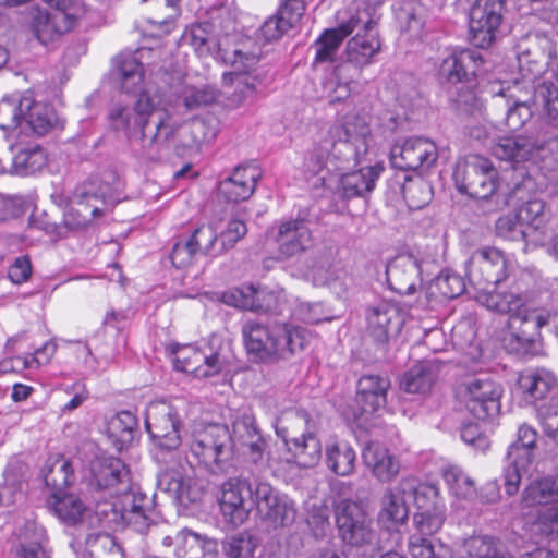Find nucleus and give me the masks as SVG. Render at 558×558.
Wrapping results in <instances>:
<instances>
[{"label": "nucleus", "instance_id": "obj_61", "mask_svg": "<svg viewBox=\"0 0 558 558\" xmlns=\"http://www.w3.org/2000/svg\"><path fill=\"white\" fill-rule=\"evenodd\" d=\"M439 293L448 299H454L461 295L465 290L464 279L457 272L442 271L435 281Z\"/></svg>", "mask_w": 558, "mask_h": 558}, {"label": "nucleus", "instance_id": "obj_6", "mask_svg": "<svg viewBox=\"0 0 558 558\" xmlns=\"http://www.w3.org/2000/svg\"><path fill=\"white\" fill-rule=\"evenodd\" d=\"M247 354L256 362L271 363L288 360L307 345V329L289 323L262 324L247 320L242 326Z\"/></svg>", "mask_w": 558, "mask_h": 558}, {"label": "nucleus", "instance_id": "obj_34", "mask_svg": "<svg viewBox=\"0 0 558 558\" xmlns=\"http://www.w3.org/2000/svg\"><path fill=\"white\" fill-rule=\"evenodd\" d=\"M213 233L208 228H196L185 239H180L172 247L170 259L174 267L185 268L194 264L199 255L211 256Z\"/></svg>", "mask_w": 558, "mask_h": 558}, {"label": "nucleus", "instance_id": "obj_39", "mask_svg": "<svg viewBox=\"0 0 558 558\" xmlns=\"http://www.w3.org/2000/svg\"><path fill=\"white\" fill-rule=\"evenodd\" d=\"M441 365L436 361H425L410 368L401 380V386L409 393H428L436 384Z\"/></svg>", "mask_w": 558, "mask_h": 558}, {"label": "nucleus", "instance_id": "obj_18", "mask_svg": "<svg viewBox=\"0 0 558 558\" xmlns=\"http://www.w3.org/2000/svg\"><path fill=\"white\" fill-rule=\"evenodd\" d=\"M438 158L437 146L428 138L414 136L397 142L390 149L392 167L404 171L427 170Z\"/></svg>", "mask_w": 558, "mask_h": 558}, {"label": "nucleus", "instance_id": "obj_14", "mask_svg": "<svg viewBox=\"0 0 558 558\" xmlns=\"http://www.w3.org/2000/svg\"><path fill=\"white\" fill-rule=\"evenodd\" d=\"M492 153L500 160L513 163L533 161L541 169L553 171L558 168V136L541 145L524 136H501L492 146Z\"/></svg>", "mask_w": 558, "mask_h": 558}, {"label": "nucleus", "instance_id": "obj_23", "mask_svg": "<svg viewBox=\"0 0 558 558\" xmlns=\"http://www.w3.org/2000/svg\"><path fill=\"white\" fill-rule=\"evenodd\" d=\"M232 451H242L255 464L264 460L266 440L255 425L251 410H239L232 422Z\"/></svg>", "mask_w": 558, "mask_h": 558}, {"label": "nucleus", "instance_id": "obj_46", "mask_svg": "<svg viewBox=\"0 0 558 558\" xmlns=\"http://www.w3.org/2000/svg\"><path fill=\"white\" fill-rule=\"evenodd\" d=\"M521 223L525 226L531 234L539 232L544 233L546 223L548 222V214L546 204L541 198H530L523 202L515 210Z\"/></svg>", "mask_w": 558, "mask_h": 558}, {"label": "nucleus", "instance_id": "obj_12", "mask_svg": "<svg viewBox=\"0 0 558 558\" xmlns=\"http://www.w3.org/2000/svg\"><path fill=\"white\" fill-rule=\"evenodd\" d=\"M95 513L107 524L121 522L140 533H146L153 525V498L140 487H132L123 494L110 493V500L97 499Z\"/></svg>", "mask_w": 558, "mask_h": 558}, {"label": "nucleus", "instance_id": "obj_64", "mask_svg": "<svg viewBox=\"0 0 558 558\" xmlns=\"http://www.w3.org/2000/svg\"><path fill=\"white\" fill-rule=\"evenodd\" d=\"M408 549L412 558H437L432 539L422 535L412 534Z\"/></svg>", "mask_w": 558, "mask_h": 558}, {"label": "nucleus", "instance_id": "obj_43", "mask_svg": "<svg viewBox=\"0 0 558 558\" xmlns=\"http://www.w3.org/2000/svg\"><path fill=\"white\" fill-rule=\"evenodd\" d=\"M15 558H48L44 548L45 529L35 522H27L17 535Z\"/></svg>", "mask_w": 558, "mask_h": 558}, {"label": "nucleus", "instance_id": "obj_44", "mask_svg": "<svg viewBox=\"0 0 558 558\" xmlns=\"http://www.w3.org/2000/svg\"><path fill=\"white\" fill-rule=\"evenodd\" d=\"M32 105V96L14 93L0 101V129L15 130L24 120L25 108Z\"/></svg>", "mask_w": 558, "mask_h": 558}, {"label": "nucleus", "instance_id": "obj_22", "mask_svg": "<svg viewBox=\"0 0 558 558\" xmlns=\"http://www.w3.org/2000/svg\"><path fill=\"white\" fill-rule=\"evenodd\" d=\"M336 519L339 533L345 543L361 546L372 542L374 536L372 521L359 504L342 500L337 506Z\"/></svg>", "mask_w": 558, "mask_h": 558}, {"label": "nucleus", "instance_id": "obj_60", "mask_svg": "<svg viewBox=\"0 0 558 558\" xmlns=\"http://www.w3.org/2000/svg\"><path fill=\"white\" fill-rule=\"evenodd\" d=\"M553 400L537 409V417L545 436L558 445V403Z\"/></svg>", "mask_w": 558, "mask_h": 558}, {"label": "nucleus", "instance_id": "obj_36", "mask_svg": "<svg viewBox=\"0 0 558 558\" xmlns=\"http://www.w3.org/2000/svg\"><path fill=\"white\" fill-rule=\"evenodd\" d=\"M362 458L372 474L381 483H389L399 474V459L379 442H368L363 449Z\"/></svg>", "mask_w": 558, "mask_h": 558}, {"label": "nucleus", "instance_id": "obj_37", "mask_svg": "<svg viewBox=\"0 0 558 558\" xmlns=\"http://www.w3.org/2000/svg\"><path fill=\"white\" fill-rule=\"evenodd\" d=\"M282 438L299 466L312 468L320 461L322 442L313 432L306 430L300 436L283 435Z\"/></svg>", "mask_w": 558, "mask_h": 558}, {"label": "nucleus", "instance_id": "obj_28", "mask_svg": "<svg viewBox=\"0 0 558 558\" xmlns=\"http://www.w3.org/2000/svg\"><path fill=\"white\" fill-rule=\"evenodd\" d=\"M275 241L279 255L290 258L308 250L313 236L304 218H289L279 222Z\"/></svg>", "mask_w": 558, "mask_h": 558}, {"label": "nucleus", "instance_id": "obj_47", "mask_svg": "<svg viewBox=\"0 0 558 558\" xmlns=\"http://www.w3.org/2000/svg\"><path fill=\"white\" fill-rule=\"evenodd\" d=\"M47 162L45 150L34 145L20 150L12 160L11 172L17 175H31L40 171Z\"/></svg>", "mask_w": 558, "mask_h": 558}, {"label": "nucleus", "instance_id": "obj_19", "mask_svg": "<svg viewBox=\"0 0 558 558\" xmlns=\"http://www.w3.org/2000/svg\"><path fill=\"white\" fill-rule=\"evenodd\" d=\"M505 0H476L470 11V36L474 46L486 48L504 20Z\"/></svg>", "mask_w": 558, "mask_h": 558}, {"label": "nucleus", "instance_id": "obj_20", "mask_svg": "<svg viewBox=\"0 0 558 558\" xmlns=\"http://www.w3.org/2000/svg\"><path fill=\"white\" fill-rule=\"evenodd\" d=\"M174 366L178 371L206 378L222 372L227 366V359L220 349L183 345L174 351Z\"/></svg>", "mask_w": 558, "mask_h": 558}, {"label": "nucleus", "instance_id": "obj_26", "mask_svg": "<svg viewBox=\"0 0 558 558\" xmlns=\"http://www.w3.org/2000/svg\"><path fill=\"white\" fill-rule=\"evenodd\" d=\"M258 54L253 52H244L242 50L234 51L232 65L234 71L225 73L223 84L234 87L232 94L234 102H242L246 97L253 95L260 81L256 75L250 73V70L258 62Z\"/></svg>", "mask_w": 558, "mask_h": 558}, {"label": "nucleus", "instance_id": "obj_5", "mask_svg": "<svg viewBox=\"0 0 558 558\" xmlns=\"http://www.w3.org/2000/svg\"><path fill=\"white\" fill-rule=\"evenodd\" d=\"M376 22L369 14V23L352 25L355 35L348 41L345 60L335 65L323 80V89L330 102H339L350 97L356 80L364 66L373 62L380 50Z\"/></svg>", "mask_w": 558, "mask_h": 558}, {"label": "nucleus", "instance_id": "obj_4", "mask_svg": "<svg viewBox=\"0 0 558 558\" xmlns=\"http://www.w3.org/2000/svg\"><path fill=\"white\" fill-rule=\"evenodd\" d=\"M478 293L477 301L489 311L509 314V351L520 356L543 354L541 328L550 324L551 313L525 307L527 295L524 289L493 287Z\"/></svg>", "mask_w": 558, "mask_h": 558}, {"label": "nucleus", "instance_id": "obj_10", "mask_svg": "<svg viewBox=\"0 0 558 558\" xmlns=\"http://www.w3.org/2000/svg\"><path fill=\"white\" fill-rule=\"evenodd\" d=\"M182 399L173 401H153L146 409L145 427L154 441V459L158 463H166L167 456H177L182 439V413L185 411Z\"/></svg>", "mask_w": 558, "mask_h": 558}, {"label": "nucleus", "instance_id": "obj_3", "mask_svg": "<svg viewBox=\"0 0 558 558\" xmlns=\"http://www.w3.org/2000/svg\"><path fill=\"white\" fill-rule=\"evenodd\" d=\"M219 507L223 520L233 526L245 523L254 509L274 526H290L296 518L295 505L288 496L266 482L242 475L222 483Z\"/></svg>", "mask_w": 558, "mask_h": 558}, {"label": "nucleus", "instance_id": "obj_40", "mask_svg": "<svg viewBox=\"0 0 558 558\" xmlns=\"http://www.w3.org/2000/svg\"><path fill=\"white\" fill-rule=\"evenodd\" d=\"M177 558H217L218 543L190 530L177 532Z\"/></svg>", "mask_w": 558, "mask_h": 558}, {"label": "nucleus", "instance_id": "obj_53", "mask_svg": "<svg viewBox=\"0 0 558 558\" xmlns=\"http://www.w3.org/2000/svg\"><path fill=\"white\" fill-rule=\"evenodd\" d=\"M256 547V538L246 531L227 536L222 542V550L229 558H252Z\"/></svg>", "mask_w": 558, "mask_h": 558}, {"label": "nucleus", "instance_id": "obj_42", "mask_svg": "<svg viewBox=\"0 0 558 558\" xmlns=\"http://www.w3.org/2000/svg\"><path fill=\"white\" fill-rule=\"evenodd\" d=\"M202 228H208L213 233L210 243L211 257L219 256L232 248L246 233L247 228L243 220L231 219L226 226L203 225Z\"/></svg>", "mask_w": 558, "mask_h": 558}, {"label": "nucleus", "instance_id": "obj_27", "mask_svg": "<svg viewBox=\"0 0 558 558\" xmlns=\"http://www.w3.org/2000/svg\"><path fill=\"white\" fill-rule=\"evenodd\" d=\"M403 323L400 307L389 302H381L367 314L369 335L380 345H386L391 338L397 337Z\"/></svg>", "mask_w": 558, "mask_h": 558}, {"label": "nucleus", "instance_id": "obj_49", "mask_svg": "<svg viewBox=\"0 0 558 558\" xmlns=\"http://www.w3.org/2000/svg\"><path fill=\"white\" fill-rule=\"evenodd\" d=\"M558 501V475L547 476L531 483L523 492L526 506Z\"/></svg>", "mask_w": 558, "mask_h": 558}, {"label": "nucleus", "instance_id": "obj_29", "mask_svg": "<svg viewBox=\"0 0 558 558\" xmlns=\"http://www.w3.org/2000/svg\"><path fill=\"white\" fill-rule=\"evenodd\" d=\"M362 23L367 25L369 23L368 9H357L356 13L345 22H342L338 27L325 29L324 33L315 40V59L314 64L333 61L343 39L352 34V25L354 23Z\"/></svg>", "mask_w": 558, "mask_h": 558}, {"label": "nucleus", "instance_id": "obj_7", "mask_svg": "<svg viewBox=\"0 0 558 558\" xmlns=\"http://www.w3.org/2000/svg\"><path fill=\"white\" fill-rule=\"evenodd\" d=\"M518 63L521 71V81L514 80L513 86L508 81L493 83L489 86V93L493 96H500L505 99L507 111L505 123L509 130L518 131L531 120L535 113L532 106L539 111L543 118L542 106H536L535 100V81L542 74L543 66L537 62H531L527 54L520 52L518 54Z\"/></svg>", "mask_w": 558, "mask_h": 558}, {"label": "nucleus", "instance_id": "obj_54", "mask_svg": "<svg viewBox=\"0 0 558 558\" xmlns=\"http://www.w3.org/2000/svg\"><path fill=\"white\" fill-rule=\"evenodd\" d=\"M53 511L60 520L75 524L87 512V507L75 495L68 494L64 496H54Z\"/></svg>", "mask_w": 558, "mask_h": 558}, {"label": "nucleus", "instance_id": "obj_2", "mask_svg": "<svg viewBox=\"0 0 558 558\" xmlns=\"http://www.w3.org/2000/svg\"><path fill=\"white\" fill-rule=\"evenodd\" d=\"M159 102L147 90L135 98L117 100L108 110L110 126L122 132L131 154L140 159L157 161L177 149L179 122L168 109H158Z\"/></svg>", "mask_w": 558, "mask_h": 558}, {"label": "nucleus", "instance_id": "obj_52", "mask_svg": "<svg viewBox=\"0 0 558 558\" xmlns=\"http://www.w3.org/2000/svg\"><path fill=\"white\" fill-rule=\"evenodd\" d=\"M216 99V93L210 88H196L191 86L182 87L178 95L173 110L181 113L197 107L211 104Z\"/></svg>", "mask_w": 558, "mask_h": 558}, {"label": "nucleus", "instance_id": "obj_38", "mask_svg": "<svg viewBox=\"0 0 558 558\" xmlns=\"http://www.w3.org/2000/svg\"><path fill=\"white\" fill-rule=\"evenodd\" d=\"M390 381L379 375H364L357 383V400L364 412H375L385 407Z\"/></svg>", "mask_w": 558, "mask_h": 558}, {"label": "nucleus", "instance_id": "obj_48", "mask_svg": "<svg viewBox=\"0 0 558 558\" xmlns=\"http://www.w3.org/2000/svg\"><path fill=\"white\" fill-rule=\"evenodd\" d=\"M442 477L449 490L458 498L472 500L477 492L473 480L458 465H447L442 469Z\"/></svg>", "mask_w": 558, "mask_h": 558}, {"label": "nucleus", "instance_id": "obj_17", "mask_svg": "<svg viewBox=\"0 0 558 558\" xmlns=\"http://www.w3.org/2000/svg\"><path fill=\"white\" fill-rule=\"evenodd\" d=\"M536 439L537 432L533 427L522 424L518 430L517 441L511 444L508 449L504 469V485L509 496L518 493L522 473L533 461Z\"/></svg>", "mask_w": 558, "mask_h": 558}, {"label": "nucleus", "instance_id": "obj_33", "mask_svg": "<svg viewBox=\"0 0 558 558\" xmlns=\"http://www.w3.org/2000/svg\"><path fill=\"white\" fill-rule=\"evenodd\" d=\"M420 275V262L410 254L395 257L386 268L387 283L390 290L401 295H409L415 291Z\"/></svg>", "mask_w": 558, "mask_h": 558}, {"label": "nucleus", "instance_id": "obj_13", "mask_svg": "<svg viewBox=\"0 0 558 558\" xmlns=\"http://www.w3.org/2000/svg\"><path fill=\"white\" fill-rule=\"evenodd\" d=\"M453 181L460 193L477 199H489L500 190L499 171L490 159L480 155L459 159Z\"/></svg>", "mask_w": 558, "mask_h": 558}, {"label": "nucleus", "instance_id": "obj_11", "mask_svg": "<svg viewBox=\"0 0 558 558\" xmlns=\"http://www.w3.org/2000/svg\"><path fill=\"white\" fill-rule=\"evenodd\" d=\"M190 457L213 474H227L233 466L232 438L223 424H197L192 430Z\"/></svg>", "mask_w": 558, "mask_h": 558}, {"label": "nucleus", "instance_id": "obj_8", "mask_svg": "<svg viewBox=\"0 0 558 558\" xmlns=\"http://www.w3.org/2000/svg\"><path fill=\"white\" fill-rule=\"evenodd\" d=\"M483 63L481 53L473 49L452 51L439 65L438 75L457 109L471 113L480 106L474 77Z\"/></svg>", "mask_w": 558, "mask_h": 558}, {"label": "nucleus", "instance_id": "obj_57", "mask_svg": "<svg viewBox=\"0 0 558 558\" xmlns=\"http://www.w3.org/2000/svg\"><path fill=\"white\" fill-rule=\"evenodd\" d=\"M495 228L498 236L509 241H526L532 235L517 213L498 218Z\"/></svg>", "mask_w": 558, "mask_h": 558}, {"label": "nucleus", "instance_id": "obj_32", "mask_svg": "<svg viewBox=\"0 0 558 558\" xmlns=\"http://www.w3.org/2000/svg\"><path fill=\"white\" fill-rule=\"evenodd\" d=\"M260 171L253 166H238L218 184V196L229 203L248 199L255 191Z\"/></svg>", "mask_w": 558, "mask_h": 558}, {"label": "nucleus", "instance_id": "obj_24", "mask_svg": "<svg viewBox=\"0 0 558 558\" xmlns=\"http://www.w3.org/2000/svg\"><path fill=\"white\" fill-rule=\"evenodd\" d=\"M413 489V477L402 478L395 487L387 488L380 498L378 523L388 531L398 529L409 517L408 494Z\"/></svg>", "mask_w": 558, "mask_h": 558}, {"label": "nucleus", "instance_id": "obj_50", "mask_svg": "<svg viewBox=\"0 0 558 558\" xmlns=\"http://www.w3.org/2000/svg\"><path fill=\"white\" fill-rule=\"evenodd\" d=\"M117 77L126 94L137 93L143 83V64L134 57L126 56L117 59Z\"/></svg>", "mask_w": 558, "mask_h": 558}, {"label": "nucleus", "instance_id": "obj_16", "mask_svg": "<svg viewBox=\"0 0 558 558\" xmlns=\"http://www.w3.org/2000/svg\"><path fill=\"white\" fill-rule=\"evenodd\" d=\"M502 388L488 376H470L459 384L457 397L476 420L485 421L500 410Z\"/></svg>", "mask_w": 558, "mask_h": 558}, {"label": "nucleus", "instance_id": "obj_58", "mask_svg": "<svg viewBox=\"0 0 558 558\" xmlns=\"http://www.w3.org/2000/svg\"><path fill=\"white\" fill-rule=\"evenodd\" d=\"M417 535L429 536L437 533L445 521V506H438L433 510H422L413 518Z\"/></svg>", "mask_w": 558, "mask_h": 558}, {"label": "nucleus", "instance_id": "obj_15", "mask_svg": "<svg viewBox=\"0 0 558 558\" xmlns=\"http://www.w3.org/2000/svg\"><path fill=\"white\" fill-rule=\"evenodd\" d=\"M465 270L470 283L482 292L509 279L512 263L501 250L483 246L472 253Z\"/></svg>", "mask_w": 558, "mask_h": 558}, {"label": "nucleus", "instance_id": "obj_1", "mask_svg": "<svg viewBox=\"0 0 558 558\" xmlns=\"http://www.w3.org/2000/svg\"><path fill=\"white\" fill-rule=\"evenodd\" d=\"M371 128L363 117L348 116L337 121L304 160V170L319 175L324 184L338 177L343 198L363 197L375 187L383 167H365L352 171L368 150Z\"/></svg>", "mask_w": 558, "mask_h": 558}, {"label": "nucleus", "instance_id": "obj_59", "mask_svg": "<svg viewBox=\"0 0 558 558\" xmlns=\"http://www.w3.org/2000/svg\"><path fill=\"white\" fill-rule=\"evenodd\" d=\"M402 194L412 209H420L430 201V187L422 179L412 180L407 177L402 186Z\"/></svg>", "mask_w": 558, "mask_h": 558}, {"label": "nucleus", "instance_id": "obj_9", "mask_svg": "<svg viewBox=\"0 0 558 558\" xmlns=\"http://www.w3.org/2000/svg\"><path fill=\"white\" fill-rule=\"evenodd\" d=\"M120 182L116 173L108 172L101 179L94 178L77 185L70 197L71 208L64 215L70 229H83L94 219L102 216L105 207L120 202Z\"/></svg>", "mask_w": 558, "mask_h": 558}, {"label": "nucleus", "instance_id": "obj_45", "mask_svg": "<svg viewBox=\"0 0 558 558\" xmlns=\"http://www.w3.org/2000/svg\"><path fill=\"white\" fill-rule=\"evenodd\" d=\"M137 424V417L131 411H120L107 422V434L116 447L121 450L133 440Z\"/></svg>", "mask_w": 558, "mask_h": 558}, {"label": "nucleus", "instance_id": "obj_31", "mask_svg": "<svg viewBox=\"0 0 558 558\" xmlns=\"http://www.w3.org/2000/svg\"><path fill=\"white\" fill-rule=\"evenodd\" d=\"M93 478L99 489H112V494H123L132 487L130 472L125 464L114 457L99 458L93 462Z\"/></svg>", "mask_w": 558, "mask_h": 558}, {"label": "nucleus", "instance_id": "obj_25", "mask_svg": "<svg viewBox=\"0 0 558 558\" xmlns=\"http://www.w3.org/2000/svg\"><path fill=\"white\" fill-rule=\"evenodd\" d=\"M558 389L555 374L547 368H526L520 373L515 393L520 402L529 405L543 401Z\"/></svg>", "mask_w": 558, "mask_h": 558}, {"label": "nucleus", "instance_id": "obj_30", "mask_svg": "<svg viewBox=\"0 0 558 558\" xmlns=\"http://www.w3.org/2000/svg\"><path fill=\"white\" fill-rule=\"evenodd\" d=\"M158 485L183 506L201 501L204 495V485L198 480L174 468L165 469L159 474Z\"/></svg>", "mask_w": 558, "mask_h": 558}, {"label": "nucleus", "instance_id": "obj_51", "mask_svg": "<svg viewBox=\"0 0 558 558\" xmlns=\"http://www.w3.org/2000/svg\"><path fill=\"white\" fill-rule=\"evenodd\" d=\"M56 121V113L48 105L36 102L32 98V105L25 108L23 122L38 135L46 134Z\"/></svg>", "mask_w": 558, "mask_h": 558}, {"label": "nucleus", "instance_id": "obj_35", "mask_svg": "<svg viewBox=\"0 0 558 558\" xmlns=\"http://www.w3.org/2000/svg\"><path fill=\"white\" fill-rule=\"evenodd\" d=\"M76 23V20L66 17L62 15V13H51L39 8H36L32 11V32L34 33L35 37L45 46L58 40Z\"/></svg>", "mask_w": 558, "mask_h": 558}, {"label": "nucleus", "instance_id": "obj_62", "mask_svg": "<svg viewBox=\"0 0 558 558\" xmlns=\"http://www.w3.org/2000/svg\"><path fill=\"white\" fill-rule=\"evenodd\" d=\"M71 465L68 461L56 462L45 474V483L56 490H61L72 482Z\"/></svg>", "mask_w": 558, "mask_h": 558}, {"label": "nucleus", "instance_id": "obj_21", "mask_svg": "<svg viewBox=\"0 0 558 558\" xmlns=\"http://www.w3.org/2000/svg\"><path fill=\"white\" fill-rule=\"evenodd\" d=\"M282 291H272L265 288H255L253 284L228 289L221 293L220 300L229 306L241 310L282 313Z\"/></svg>", "mask_w": 558, "mask_h": 558}, {"label": "nucleus", "instance_id": "obj_56", "mask_svg": "<svg viewBox=\"0 0 558 558\" xmlns=\"http://www.w3.org/2000/svg\"><path fill=\"white\" fill-rule=\"evenodd\" d=\"M407 494L409 500L413 499L420 511L433 510V508L444 506L439 496V488L435 484H418L416 480L413 478V489Z\"/></svg>", "mask_w": 558, "mask_h": 558}, {"label": "nucleus", "instance_id": "obj_63", "mask_svg": "<svg viewBox=\"0 0 558 558\" xmlns=\"http://www.w3.org/2000/svg\"><path fill=\"white\" fill-rule=\"evenodd\" d=\"M537 522L544 534L558 541V505L546 507L539 511Z\"/></svg>", "mask_w": 558, "mask_h": 558}, {"label": "nucleus", "instance_id": "obj_41", "mask_svg": "<svg viewBox=\"0 0 558 558\" xmlns=\"http://www.w3.org/2000/svg\"><path fill=\"white\" fill-rule=\"evenodd\" d=\"M325 460L335 474L348 476L354 470L356 454L348 441L330 437L325 445Z\"/></svg>", "mask_w": 558, "mask_h": 558}, {"label": "nucleus", "instance_id": "obj_55", "mask_svg": "<svg viewBox=\"0 0 558 558\" xmlns=\"http://www.w3.org/2000/svg\"><path fill=\"white\" fill-rule=\"evenodd\" d=\"M466 558H513L499 550L492 537L474 536L463 544Z\"/></svg>", "mask_w": 558, "mask_h": 558}]
</instances>
